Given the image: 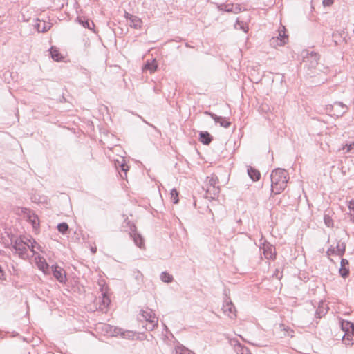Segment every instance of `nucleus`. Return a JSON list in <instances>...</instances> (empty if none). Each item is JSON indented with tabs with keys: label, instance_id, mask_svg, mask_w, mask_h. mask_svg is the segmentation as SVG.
Instances as JSON below:
<instances>
[{
	"label": "nucleus",
	"instance_id": "nucleus-1",
	"mask_svg": "<svg viewBox=\"0 0 354 354\" xmlns=\"http://www.w3.org/2000/svg\"><path fill=\"white\" fill-rule=\"evenodd\" d=\"M270 180L271 194H279L286 187L289 180L288 173L284 169H275L270 174Z\"/></svg>",
	"mask_w": 354,
	"mask_h": 354
},
{
	"label": "nucleus",
	"instance_id": "nucleus-2",
	"mask_svg": "<svg viewBox=\"0 0 354 354\" xmlns=\"http://www.w3.org/2000/svg\"><path fill=\"white\" fill-rule=\"evenodd\" d=\"M140 315L147 322L145 326L147 330L151 331L158 325V317L151 309L146 308V309L141 310Z\"/></svg>",
	"mask_w": 354,
	"mask_h": 354
},
{
	"label": "nucleus",
	"instance_id": "nucleus-3",
	"mask_svg": "<svg viewBox=\"0 0 354 354\" xmlns=\"http://www.w3.org/2000/svg\"><path fill=\"white\" fill-rule=\"evenodd\" d=\"M340 326L342 330L344 332L343 339L351 342L354 335V324L351 322L342 319L340 322Z\"/></svg>",
	"mask_w": 354,
	"mask_h": 354
},
{
	"label": "nucleus",
	"instance_id": "nucleus-4",
	"mask_svg": "<svg viewBox=\"0 0 354 354\" xmlns=\"http://www.w3.org/2000/svg\"><path fill=\"white\" fill-rule=\"evenodd\" d=\"M288 41V36L286 34V28L281 26L279 28V34L277 37H273L270 40V44L273 46H281Z\"/></svg>",
	"mask_w": 354,
	"mask_h": 354
},
{
	"label": "nucleus",
	"instance_id": "nucleus-5",
	"mask_svg": "<svg viewBox=\"0 0 354 354\" xmlns=\"http://www.w3.org/2000/svg\"><path fill=\"white\" fill-rule=\"evenodd\" d=\"M27 244L21 237H19L12 243V248L20 257L24 258L27 254Z\"/></svg>",
	"mask_w": 354,
	"mask_h": 354
},
{
	"label": "nucleus",
	"instance_id": "nucleus-6",
	"mask_svg": "<svg viewBox=\"0 0 354 354\" xmlns=\"http://www.w3.org/2000/svg\"><path fill=\"white\" fill-rule=\"evenodd\" d=\"M217 9L219 11H224L226 12H232L234 14H238L242 11V8L240 4H234V3H214Z\"/></svg>",
	"mask_w": 354,
	"mask_h": 354
},
{
	"label": "nucleus",
	"instance_id": "nucleus-7",
	"mask_svg": "<svg viewBox=\"0 0 354 354\" xmlns=\"http://www.w3.org/2000/svg\"><path fill=\"white\" fill-rule=\"evenodd\" d=\"M319 57L317 53L312 51L307 53L304 57V63L306 67L308 69L315 68L318 64Z\"/></svg>",
	"mask_w": 354,
	"mask_h": 354
},
{
	"label": "nucleus",
	"instance_id": "nucleus-8",
	"mask_svg": "<svg viewBox=\"0 0 354 354\" xmlns=\"http://www.w3.org/2000/svg\"><path fill=\"white\" fill-rule=\"evenodd\" d=\"M114 166L115 169L120 174V177L122 179L127 178V172L129 171V166L126 163L124 158L121 157V160H114Z\"/></svg>",
	"mask_w": 354,
	"mask_h": 354
},
{
	"label": "nucleus",
	"instance_id": "nucleus-9",
	"mask_svg": "<svg viewBox=\"0 0 354 354\" xmlns=\"http://www.w3.org/2000/svg\"><path fill=\"white\" fill-rule=\"evenodd\" d=\"M224 313L227 315L230 318L236 317V308L233 303L229 300V298H226L224 301L223 308Z\"/></svg>",
	"mask_w": 354,
	"mask_h": 354
},
{
	"label": "nucleus",
	"instance_id": "nucleus-10",
	"mask_svg": "<svg viewBox=\"0 0 354 354\" xmlns=\"http://www.w3.org/2000/svg\"><path fill=\"white\" fill-rule=\"evenodd\" d=\"M124 17L127 20L129 21V25L131 27L135 29H140L142 27V21L140 17L128 12H125Z\"/></svg>",
	"mask_w": 354,
	"mask_h": 354
},
{
	"label": "nucleus",
	"instance_id": "nucleus-11",
	"mask_svg": "<svg viewBox=\"0 0 354 354\" xmlns=\"http://www.w3.org/2000/svg\"><path fill=\"white\" fill-rule=\"evenodd\" d=\"M51 270L53 272V274L54 277L59 282V283H65L66 280V277L65 272L63 273V269L59 267L57 265H53L51 266Z\"/></svg>",
	"mask_w": 354,
	"mask_h": 354
},
{
	"label": "nucleus",
	"instance_id": "nucleus-12",
	"mask_svg": "<svg viewBox=\"0 0 354 354\" xmlns=\"http://www.w3.org/2000/svg\"><path fill=\"white\" fill-rule=\"evenodd\" d=\"M261 249L263 250V253L266 259H273L275 258V248L270 243H264Z\"/></svg>",
	"mask_w": 354,
	"mask_h": 354
},
{
	"label": "nucleus",
	"instance_id": "nucleus-13",
	"mask_svg": "<svg viewBox=\"0 0 354 354\" xmlns=\"http://www.w3.org/2000/svg\"><path fill=\"white\" fill-rule=\"evenodd\" d=\"M131 232L130 233V236L132 237L135 244L139 247L142 248L144 245V239L142 236L136 232V226L132 225L130 227Z\"/></svg>",
	"mask_w": 354,
	"mask_h": 354
},
{
	"label": "nucleus",
	"instance_id": "nucleus-14",
	"mask_svg": "<svg viewBox=\"0 0 354 354\" xmlns=\"http://www.w3.org/2000/svg\"><path fill=\"white\" fill-rule=\"evenodd\" d=\"M205 113L209 115L216 123H219L220 125L223 127L227 128L231 124V122L227 121L225 118L218 116L217 115L212 112L206 111Z\"/></svg>",
	"mask_w": 354,
	"mask_h": 354
},
{
	"label": "nucleus",
	"instance_id": "nucleus-15",
	"mask_svg": "<svg viewBox=\"0 0 354 354\" xmlns=\"http://www.w3.org/2000/svg\"><path fill=\"white\" fill-rule=\"evenodd\" d=\"M76 21L83 27L88 28L95 32V24L93 21H89V20L86 19L84 17H77Z\"/></svg>",
	"mask_w": 354,
	"mask_h": 354
},
{
	"label": "nucleus",
	"instance_id": "nucleus-16",
	"mask_svg": "<svg viewBox=\"0 0 354 354\" xmlns=\"http://www.w3.org/2000/svg\"><path fill=\"white\" fill-rule=\"evenodd\" d=\"M220 187L218 186L207 187L205 197L207 198L214 199L218 196Z\"/></svg>",
	"mask_w": 354,
	"mask_h": 354
},
{
	"label": "nucleus",
	"instance_id": "nucleus-17",
	"mask_svg": "<svg viewBox=\"0 0 354 354\" xmlns=\"http://www.w3.org/2000/svg\"><path fill=\"white\" fill-rule=\"evenodd\" d=\"M348 261L346 259H342L341 263H340V268L339 270V273L340 276L343 278H346L349 274V270L348 268H346V266L348 265Z\"/></svg>",
	"mask_w": 354,
	"mask_h": 354
},
{
	"label": "nucleus",
	"instance_id": "nucleus-18",
	"mask_svg": "<svg viewBox=\"0 0 354 354\" xmlns=\"http://www.w3.org/2000/svg\"><path fill=\"white\" fill-rule=\"evenodd\" d=\"M157 64L155 59L151 61H147L145 64L142 67V71L144 72L149 71L150 74L154 73L157 69Z\"/></svg>",
	"mask_w": 354,
	"mask_h": 354
},
{
	"label": "nucleus",
	"instance_id": "nucleus-19",
	"mask_svg": "<svg viewBox=\"0 0 354 354\" xmlns=\"http://www.w3.org/2000/svg\"><path fill=\"white\" fill-rule=\"evenodd\" d=\"M199 140L203 145H208L212 140V136L207 131H201L199 133Z\"/></svg>",
	"mask_w": 354,
	"mask_h": 354
},
{
	"label": "nucleus",
	"instance_id": "nucleus-20",
	"mask_svg": "<svg viewBox=\"0 0 354 354\" xmlns=\"http://www.w3.org/2000/svg\"><path fill=\"white\" fill-rule=\"evenodd\" d=\"M35 28L39 32H45L50 29V26L48 24H46L45 21L41 22L39 19H37Z\"/></svg>",
	"mask_w": 354,
	"mask_h": 354
},
{
	"label": "nucleus",
	"instance_id": "nucleus-21",
	"mask_svg": "<svg viewBox=\"0 0 354 354\" xmlns=\"http://www.w3.org/2000/svg\"><path fill=\"white\" fill-rule=\"evenodd\" d=\"M248 176L253 181H257L260 179L261 174L255 168L248 166L247 169Z\"/></svg>",
	"mask_w": 354,
	"mask_h": 354
},
{
	"label": "nucleus",
	"instance_id": "nucleus-22",
	"mask_svg": "<svg viewBox=\"0 0 354 354\" xmlns=\"http://www.w3.org/2000/svg\"><path fill=\"white\" fill-rule=\"evenodd\" d=\"M234 28L237 30H241L245 33L248 32L249 28L247 22L241 21L239 18H237L234 24Z\"/></svg>",
	"mask_w": 354,
	"mask_h": 354
},
{
	"label": "nucleus",
	"instance_id": "nucleus-23",
	"mask_svg": "<svg viewBox=\"0 0 354 354\" xmlns=\"http://www.w3.org/2000/svg\"><path fill=\"white\" fill-rule=\"evenodd\" d=\"M102 299L101 302L100 303V308L101 309V310L103 311V310L107 309V308L109 307V306L111 303V300L105 292H102Z\"/></svg>",
	"mask_w": 354,
	"mask_h": 354
},
{
	"label": "nucleus",
	"instance_id": "nucleus-24",
	"mask_svg": "<svg viewBox=\"0 0 354 354\" xmlns=\"http://www.w3.org/2000/svg\"><path fill=\"white\" fill-rule=\"evenodd\" d=\"M172 354H195L192 351L187 349L183 345H178L175 347Z\"/></svg>",
	"mask_w": 354,
	"mask_h": 354
},
{
	"label": "nucleus",
	"instance_id": "nucleus-25",
	"mask_svg": "<svg viewBox=\"0 0 354 354\" xmlns=\"http://www.w3.org/2000/svg\"><path fill=\"white\" fill-rule=\"evenodd\" d=\"M335 248L336 249L337 255L342 257L346 251V244L344 242L339 240L337 241V245Z\"/></svg>",
	"mask_w": 354,
	"mask_h": 354
},
{
	"label": "nucleus",
	"instance_id": "nucleus-26",
	"mask_svg": "<svg viewBox=\"0 0 354 354\" xmlns=\"http://www.w3.org/2000/svg\"><path fill=\"white\" fill-rule=\"evenodd\" d=\"M49 50L51 57L54 61L59 62L63 58V57L59 54L57 48L53 46L50 48Z\"/></svg>",
	"mask_w": 354,
	"mask_h": 354
},
{
	"label": "nucleus",
	"instance_id": "nucleus-27",
	"mask_svg": "<svg viewBox=\"0 0 354 354\" xmlns=\"http://www.w3.org/2000/svg\"><path fill=\"white\" fill-rule=\"evenodd\" d=\"M37 266L44 274L48 272L49 266L44 259H40L37 262Z\"/></svg>",
	"mask_w": 354,
	"mask_h": 354
},
{
	"label": "nucleus",
	"instance_id": "nucleus-28",
	"mask_svg": "<svg viewBox=\"0 0 354 354\" xmlns=\"http://www.w3.org/2000/svg\"><path fill=\"white\" fill-rule=\"evenodd\" d=\"M160 279L162 281L169 283H171L174 280V277L171 274H169L167 272L165 271L160 274Z\"/></svg>",
	"mask_w": 354,
	"mask_h": 354
},
{
	"label": "nucleus",
	"instance_id": "nucleus-29",
	"mask_svg": "<svg viewBox=\"0 0 354 354\" xmlns=\"http://www.w3.org/2000/svg\"><path fill=\"white\" fill-rule=\"evenodd\" d=\"M207 181L208 183L207 187L216 186L218 183V178L216 175L212 174V176L207 177Z\"/></svg>",
	"mask_w": 354,
	"mask_h": 354
},
{
	"label": "nucleus",
	"instance_id": "nucleus-30",
	"mask_svg": "<svg viewBox=\"0 0 354 354\" xmlns=\"http://www.w3.org/2000/svg\"><path fill=\"white\" fill-rule=\"evenodd\" d=\"M57 230L62 233V234H65L66 232L68 230V225L65 223H61L57 225Z\"/></svg>",
	"mask_w": 354,
	"mask_h": 354
},
{
	"label": "nucleus",
	"instance_id": "nucleus-31",
	"mask_svg": "<svg viewBox=\"0 0 354 354\" xmlns=\"http://www.w3.org/2000/svg\"><path fill=\"white\" fill-rule=\"evenodd\" d=\"M120 336L124 339H131L134 338L135 334L131 330H123Z\"/></svg>",
	"mask_w": 354,
	"mask_h": 354
},
{
	"label": "nucleus",
	"instance_id": "nucleus-32",
	"mask_svg": "<svg viewBox=\"0 0 354 354\" xmlns=\"http://www.w3.org/2000/svg\"><path fill=\"white\" fill-rule=\"evenodd\" d=\"M170 195H171V198L173 201V203L175 204L178 203V201H179L178 192H177V190L175 188H174L171 190Z\"/></svg>",
	"mask_w": 354,
	"mask_h": 354
},
{
	"label": "nucleus",
	"instance_id": "nucleus-33",
	"mask_svg": "<svg viewBox=\"0 0 354 354\" xmlns=\"http://www.w3.org/2000/svg\"><path fill=\"white\" fill-rule=\"evenodd\" d=\"M324 221L325 225L328 227H333V220L332 219V218L329 215L324 214Z\"/></svg>",
	"mask_w": 354,
	"mask_h": 354
},
{
	"label": "nucleus",
	"instance_id": "nucleus-34",
	"mask_svg": "<svg viewBox=\"0 0 354 354\" xmlns=\"http://www.w3.org/2000/svg\"><path fill=\"white\" fill-rule=\"evenodd\" d=\"M27 247L30 250V251L33 254L36 253V252L35 251V248L39 250L40 248V245L36 242V241L35 239H32V241L30 243V245L28 243Z\"/></svg>",
	"mask_w": 354,
	"mask_h": 354
},
{
	"label": "nucleus",
	"instance_id": "nucleus-35",
	"mask_svg": "<svg viewBox=\"0 0 354 354\" xmlns=\"http://www.w3.org/2000/svg\"><path fill=\"white\" fill-rule=\"evenodd\" d=\"M343 150H346V153H352L354 151V142L348 144H346L343 148Z\"/></svg>",
	"mask_w": 354,
	"mask_h": 354
},
{
	"label": "nucleus",
	"instance_id": "nucleus-36",
	"mask_svg": "<svg viewBox=\"0 0 354 354\" xmlns=\"http://www.w3.org/2000/svg\"><path fill=\"white\" fill-rule=\"evenodd\" d=\"M29 219H30V221L31 222L33 227H35V226L37 225H39V223H38L39 218L35 214H32V215H30Z\"/></svg>",
	"mask_w": 354,
	"mask_h": 354
},
{
	"label": "nucleus",
	"instance_id": "nucleus-37",
	"mask_svg": "<svg viewBox=\"0 0 354 354\" xmlns=\"http://www.w3.org/2000/svg\"><path fill=\"white\" fill-rule=\"evenodd\" d=\"M326 254L329 257L331 255L337 254L336 249L333 246H330L326 251Z\"/></svg>",
	"mask_w": 354,
	"mask_h": 354
},
{
	"label": "nucleus",
	"instance_id": "nucleus-38",
	"mask_svg": "<svg viewBox=\"0 0 354 354\" xmlns=\"http://www.w3.org/2000/svg\"><path fill=\"white\" fill-rule=\"evenodd\" d=\"M272 277L277 278V279H281L283 277L282 272H281L279 269H276L274 272L272 274Z\"/></svg>",
	"mask_w": 354,
	"mask_h": 354
},
{
	"label": "nucleus",
	"instance_id": "nucleus-39",
	"mask_svg": "<svg viewBox=\"0 0 354 354\" xmlns=\"http://www.w3.org/2000/svg\"><path fill=\"white\" fill-rule=\"evenodd\" d=\"M326 314L324 310L317 309L315 313V317L317 318H321L324 315Z\"/></svg>",
	"mask_w": 354,
	"mask_h": 354
},
{
	"label": "nucleus",
	"instance_id": "nucleus-40",
	"mask_svg": "<svg viewBox=\"0 0 354 354\" xmlns=\"http://www.w3.org/2000/svg\"><path fill=\"white\" fill-rule=\"evenodd\" d=\"M122 331H123V330L120 328H115L113 330V335H115V336L121 335Z\"/></svg>",
	"mask_w": 354,
	"mask_h": 354
},
{
	"label": "nucleus",
	"instance_id": "nucleus-41",
	"mask_svg": "<svg viewBox=\"0 0 354 354\" xmlns=\"http://www.w3.org/2000/svg\"><path fill=\"white\" fill-rule=\"evenodd\" d=\"M335 0H323L322 4L324 6H330L334 3Z\"/></svg>",
	"mask_w": 354,
	"mask_h": 354
},
{
	"label": "nucleus",
	"instance_id": "nucleus-42",
	"mask_svg": "<svg viewBox=\"0 0 354 354\" xmlns=\"http://www.w3.org/2000/svg\"><path fill=\"white\" fill-rule=\"evenodd\" d=\"M348 207L349 210L351 212H353V214H354V200L352 199L348 202Z\"/></svg>",
	"mask_w": 354,
	"mask_h": 354
},
{
	"label": "nucleus",
	"instance_id": "nucleus-43",
	"mask_svg": "<svg viewBox=\"0 0 354 354\" xmlns=\"http://www.w3.org/2000/svg\"><path fill=\"white\" fill-rule=\"evenodd\" d=\"M5 279V274L3 268L1 266H0V280H4Z\"/></svg>",
	"mask_w": 354,
	"mask_h": 354
},
{
	"label": "nucleus",
	"instance_id": "nucleus-44",
	"mask_svg": "<svg viewBox=\"0 0 354 354\" xmlns=\"http://www.w3.org/2000/svg\"><path fill=\"white\" fill-rule=\"evenodd\" d=\"M23 239H24V240L27 243H28V244H29V243H30L32 241V239H31V238H30V239H29V238L24 237Z\"/></svg>",
	"mask_w": 354,
	"mask_h": 354
},
{
	"label": "nucleus",
	"instance_id": "nucleus-45",
	"mask_svg": "<svg viewBox=\"0 0 354 354\" xmlns=\"http://www.w3.org/2000/svg\"><path fill=\"white\" fill-rule=\"evenodd\" d=\"M96 250H97L96 248H91V252H92L93 253H95V252H96Z\"/></svg>",
	"mask_w": 354,
	"mask_h": 354
},
{
	"label": "nucleus",
	"instance_id": "nucleus-46",
	"mask_svg": "<svg viewBox=\"0 0 354 354\" xmlns=\"http://www.w3.org/2000/svg\"><path fill=\"white\" fill-rule=\"evenodd\" d=\"M338 104H339V105H340V106H344V104H343V103H342V102H338Z\"/></svg>",
	"mask_w": 354,
	"mask_h": 354
}]
</instances>
